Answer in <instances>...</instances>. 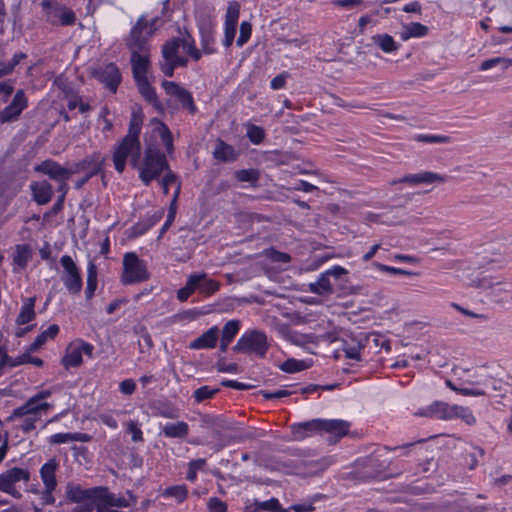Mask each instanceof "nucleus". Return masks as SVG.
Wrapping results in <instances>:
<instances>
[{
	"label": "nucleus",
	"mask_w": 512,
	"mask_h": 512,
	"mask_svg": "<svg viewBox=\"0 0 512 512\" xmlns=\"http://www.w3.org/2000/svg\"><path fill=\"white\" fill-rule=\"evenodd\" d=\"M255 510L254 512H257L258 510H265V511H271V512H281V505L276 498H271L269 500L263 501V502H255Z\"/></svg>",
	"instance_id": "nucleus-48"
},
{
	"label": "nucleus",
	"mask_w": 512,
	"mask_h": 512,
	"mask_svg": "<svg viewBox=\"0 0 512 512\" xmlns=\"http://www.w3.org/2000/svg\"><path fill=\"white\" fill-rule=\"evenodd\" d=\"M246 136L251 143H253L254 145H259L264 141L266 137V132L262 127L252 123H248L246 125Z\"/></svg>",
	"instance_id": "nucleus-39"
},
{
	"label": "nucleus",
	"mask_w": 512,
	"mask_h": 512,
	"mask_svg": "<svg viewBox=\"0 0 512 512\" xmlns=\"http://www.w3.org/2000/svg\"><path fill=\"white\" fill-rule=\"evenodd\" d=\"M419 443H421V441L406 443V444H403L400 446H395V447L385 446V449L393 450V451L401 450V451H403L402 455L413 454V455L417 456V460H420L419 457L423 454L424 450L422 447L417 446V444H419Z\"/></svg>",
	"instance_id": "nucleus-42"
},
{
	"label": "nucleus",
	"mask_w": 512,
	"mask_h": 512,
	"mask_svg": "<svg viewBox=\"0 0 512 512\" xmlns=\"http://www.w3.org/2000/svg\"><path fill=\"white\" fill-rule=\"evenodd\" d=\"M351 423L342 419H312L290 426L293 439L302 441L313 434H329L333 444L349 433Z\"/></svg>",
	"instance_id": "nucleus-2"
},
{
	"label": "nucleus",
	"mask_w": 512,
	"mask_h": 512,
	"mask_svg": "<svg viewBox=\"0 0 512 512\" xmlns=\"http://www.w3.org/2000/svg\"><path fill=\"white\" fill-rule=\"evenodd\" d=\"M266 400H274V399H280L283 397H288L292 394L291 391L288 390H277L275 392H269L266 390H261L259 392Z\"/></svg>",
	"instance_id": "nucleus-62"
},
{
	"label": "nucleus",
	"mask_w": 512,
	"mask_h": 512,
	"mask_svg": "<svg viewBox=\"0 0 512 512\" xmlns=\"http://www.w3.org/2000/svg\"><path fill=\"white\" fill-rule=\"evenodd\" d=\"M242 322L238 319L226 321V347L233 341L240 331Z\"/></svg>",
	"instance_id": "nucleus-47"
},
{
	"label": "nucleus",
	"mask_w": 512,
	"mask_h": 512,
	"mask_svg": "<svg viewBox=\"0 0 512 512\" xmlns=\"http://www.w3.org/2000/svg\"><path fill=\"white\" fill-rule=\"evenodd\" d=\"M447 180V176L440 175L438 173H434L431 171H423L416 174H408L403 176L400 179H395L391 182L392 185L398 183H406L409 185H419V184H432L435 182L443 183Z\"/></svg>",
	"instance_id": "nucleus-17"
},
{
	"label": "nucleus",
	"mask_w": 512,
	"mask_h": 512,
	"mask_svg": "<svg viewBox=\"0 0 512 512\" xmlns=\"http://www.w3.org/2000/svg\"><path fill=\"white\" fill-rule=\"evenodd\" d=\"M141 152L139 139L124 137L119 143L115 144L112 150V161L115 170L122 173L126 168V162L129 159L133 167H136Z\"/></svg>",
	"instance_id": "nucleus-5"
},
{
	"label": "nucleus",
	"mask_w": 512,
	"mask_h": 512,
	"mask_svg": "<svg viewBox=\"0 0 512 512\" xmlns=\"http://www.w3.org/2000/svg\"><path fill=\"white\" fill-rule=\"evenodd\" d=\"M197 278V291L204 295H211L220 288V284L208 278L205 274H193Z\"/></svg>",
	"instance_id": "nucleus-35"
},
{
	"label": "nucleus",
	"mask_w": 512,
	"mask_h": 512,
	"mask_svg": "<svg viewBox=\"0 0 512 512\" xmlns=\"http://www.w3.org/2000/svg\"><path fill=\"white\" fill-rule=\"evenodd\" d=\"M149 278L146 264L135 253H126L123 258V273L121 280L124 284H134Z\"/></svg>",
	"instance_id": "nucleus-7"
},
{
	"label": "nucleus",
	"mask_w": 512,
	"mask_h": 512,
	"mask_svg": "<svg viewBox=\"0 0 512 512\" xmlns=\"http://www.w3.org/2000/svg\"><path fill=\"white\" fill-rule=\"evenodd\" d=\"M94 346L82 339H76L70 342L65 350V355L62 358V365L69 369L71 367H78L83 362V355L92 357Z\"/></svg>",
	"instance_id": "nucleus-9"
},
{
	"label": "nucleus",
	"mask_w": 512,
	"mask_h": 512,
	"mask_svg": "<svg viewBox=\"0 0 512 512\" xmlns=\"http://www.w3.org/2000/svg\"><path fill=\"white\" fill-rule=\"evenodd\" d=\"M63 267L61 281L70 294H79L82 289V277L79 268L69 255H63L60 259Z\"/></svg>",
	"instance_id": "nucleus-10"
},
{
	"label": "nucleus",
	"mask_w": 512,
	"mask_h": 512,
	"mask_svg": "<svg viewBox=\"0 0 512 512\" xmlns=\"http://www.w3.org/2000/svg\"><path fill=\"white\" fill-rule=\"evenodd\" d=\"M372 265L382 272H388L395 275H412L411 272H408L404 269L384 265L378 262H373Z\"/></svg>",
	"instance_id": "nucleus-60"
},
{
	"label": "nucleus",
	"mask_w": 512,
	"mask_h": 512,
	"mask_svg": "<svg viewBox=\"0 0 512 512\" xmlns=\"http://www.w3.org/2000/svg\"><path fill=\"white\" fill-rule=\"evenodd\" d=\"M453 418H461L468 425L476 423V419L471 410L462 406L454 405Z\"/></svg>",
	"instance_id": "nucleus-46"
},
{
	"label": "nucleus",
	"mask_w": 512,
	"mask_h": 512,
	"mask_svg": "<svg viewBox=\"0 0 512 512\" xmlns=\"http://www.w3.org/2000/svg\"><path fill=\"white\" fill-rule=\"evenodd\" d=\"M137 169L140 180L149 185L153 180H159V177L169 169L165 155L148 143L141 163L138 162Z\"/></svg>",
	"instance_id": "nucleus-3"
},
{
	"label": "nucleus",
	"mask_w": 512,
	"mask_h": 512,
	"mask_svg": "<svg viewBox=\"0 0 512 512\" xmlns=\"http://www.w3.org/2000/svg\"><path fill=\"white\" fill-rule=\"evenodd\" d=\"M265 255L272 262L289 263L291 261V256L288 253L278 251L274 248L267 249Z\"/></svg>",
	"instance_id": "nucleus-52"
},
{
	"label": "nucleus",
	"mask_w": 512,
	"mask_h": 512,
	"mask_svg": "<svg viewBox=\"0 0 512 512\" xmlns=\"http://www.w3.org/2000/svg\"><path fill=\"white\" fill-rule=\"evenodd\" d=\"M28 100L23 90H18L11 103L0 111V123H9L18 120L21 113L27 108Z\"/></svg>",
	"instance_id": "nucleus-13"
},
{
	"label": "nucleus",
	"mask_w": 512,
	"mask_h": 512,
	"mask_svg": "<svg viewBox=\"0 0 512 512\" xmlns=\"http://www.w3.org/2000/svg\"><path fill=\"white\" fill-rule=\"evenodd\" d=\"M254 435L250 431H245L237 427L236 422H229L226 419V443L230 440L244 442L247 439H253Z\"/></svg>",
	"instance_id": "nucleus-26"
},
{
	"label": "nucleus",
	"mask_w": 512,
	"mask_h": 512,
	"mask_svg": "<svg viewBox=\"0 0 512 512\" xmlns=\"http://www.w3.org/2000/svg\"><path fill=\"white\" fill-rule=\"evenodd\" d=\"M13 418L21 419V429L24 432H29L35 429L36 422L40 419L37 416L29 415V416H13Z\"/></svg>",
	"instance_id": "nucleus-56"
},
{
	"label": "nucleus",
	"mask_w": 512,
	"mask_h": 512,
	"mask_svg": "<svg viewBox=\"0 0 512 512\" xmlns=\"http://www.w3.org/2000/svg\"><path fill=\"white\" fill-rule=\"evenodd\" d=\"M484 455V449L481 447H473L471 451H468L465 454V464L470 470L475 469L479 464V459H482Z\"/></svg>",
	"instance_id": "nucleus-43"
},
{
	"label": "nucleus",
	"mask_w": 512,
	"mask_h": 512,
	"mask_svg": "<svg viewBox=\"0 0 512 512\" xmlns=\"http://www.w3.org/2000/svg\"><path fill=\"white\" fill-rule=\"evenodd\" d=\"M149 138L146 139V145L153 143V140L158 139L162 142L166 151L170 154L173 151V137L169 128L161 121L153 119L149 123Z\"/></svg>",
	"instance_id": "nucleus-14"
},
{
	"label": "nucleus",
	"mask_w": 512,
	"mask_h": 512,
	"mask_svg": "<svg viewBox=\"0 0 512 512\" xmlns=\"http://www.w3.org/2000/svg\"><path fill=\"white\" fill-rule=\"evenodd\" d=\"M128 48L131 51V64L134 78H147V71L150 64V51H146L145 42L139 40L137 31L133 33L132 40L128 42Z\"/></svg>",
	"instance_id": "nucleus-6"
},
{
	"label": "nucleus",
	"mask_w": 512,
	"mask_h": 512,
	"mask_svg": "<svg viewBox=\"0 0 512 512\" xmlns=\"http://www.w3.org/2000/svg\"><path fill=\"white\" fill-rule=\"evenodd\" d=\"M35 171L48 175L61 183L60 189H63L65 182L69 179L71 172L52 160H46L35 167Z\"/></svg>",
	"instance_id": "nucleus-16"
},
{
	"label": "nucleus",
	"mask_w": 512,
	"mask_h": 512,
	"mask_svg": "<svg viewBox=\"0 0 512 512\" xmlns=\"http://www.w3.org/2000/svg\"><path fill=\"white\" fill-rule=\"evenodd\" d=\"M308 287L311 293L319 296H326L334 293L330 278L325 272L321 273L315 282L309 283Z\"/></svg>",
	"instance_id": "nucleus-25"
},
{
	"label": "nucleus",
	"mask_w": 512,
	"mask_h": 512,
	"mask_svg": "<svg viewBox=\"0 0 512 512\" xmlns=\"http://www.w3.org/2000/svg\"><path fill=\"white\" fill-rule=\"evenodd\" d=\"M34 200L40 204H46L52 197V186L47 181H39L31 184Z\"/></svg>",
	"instance_id": "nucleus-23"
},
{
	"label": "nucleus",
	"mask_w": 512,
	"mask_h": 512,
	"mask_svg": "<svg viewBox=\"0 0 512 512\" xmlns=\"http://www.w3.org/2000/svg\"><path fill=\"white\" fill-rule=\"evenodd\" d=\"M269 347L267 335L263 331L251 329L242 334L237 343L232 347V351L264 358Z\"/></svg>",
	"instance_id": "nucleus-4"
},
{
	"label": "nucleus",
	"mask_w": 512,
	"mask_h": 512,
	"mask_svg": "<svg viewBox=\"0 0 512 512\" xmlns=\"http://www.w3.org/2000/svg\"><path fill=\"white\" fill-rule=\"evenodd\" d=\"M371 39L373 43L377 45L384 53H392L400 48V44H398L394 38L387 33L376 34L372 36Z\"/></svg>",
	"instance_id": "nucleus-28"
},
{
	"label": "nucleus",
	"mask_w": 512,
	"mask_h": 512,
	"mask_svg": "<svg viewBox=\"0 0 512 512\" xmlns=\"http://www.w3.org/2000/svg\"><path fill=\"white\" fill-rule=\"evenodd\" d=\"M419 142L424 143H450L451 137L445 135H429V134H419L415 138Z\"/></svg>",
	"instance_id": "nucleus-51"
},
{
	"label": "nucleus",
	"mask_w": 512,
	"mask_h": 512,
	"mask_svg": "<svg viewBox=\"0 0 512 512\" xmlns=\"http://www.w3.org/2000/svg\"><path fill=\"white\" fill-rule=\"evenodd\" d=\"M136 389V384L132 379H125L119 384V390L125 395H131Z\"/></svg>",
	"instance_id": "nucleus-64"
},
{
	"label": "nucleus",
	"mask_w": 512,
	"mask_h": 512,
	"mask_svg": "<svg viewBox=\"0 0 512 512\" xmlns=\"http://www.w3.org/2000/svg\"><path fill=\"white\" fill-rule=\"evenodd\" d=\"M197 278L193 277V275H190L187 279L186 285L179 289L177 292V298L183 302L186 301L189 296L197 291Z\"/></svg>",
	"instance_id": "nucleus-44"
},
{
	"label": "nucleus",
	"mask_w": 512,
	"mask_h": 512,
	"mask_svg": "<svg viewBox=\"0 0 512 512\" xmlns=\"http://www.w3.org/2000/svg\"><path fill=\"white\" fill-rule=\"evenodd\" d=\"M429 28L419 22H412L403 26L401 32V39L408 40L409 38H421L428 34Z\"/></svg>",
	"instance_id": "nucleus-29"
},
{
	"label": "nucleus",
	"mask_w": 512,
	"mask_h": 512,
	"mask_svg": "<svg viewBox=\"0 0 512 512\" xmlns=\"http://www.w3.org/2000/svg\"><path fill=\"white\" fill-rule=\"evenodd\" d=\"M290 341L297 346L306 347L308 344L317 345L319 343V336L313 333L303 334L294 332L290 335Z\"/></svg>",
	"instance_id": "nucleus-41"
},
{
	"label": "nucleus",
	"mask_w": 512,
	"mask_h": 512,
	"mask_svg": "<svg viewBox=\"0 0 512 512\" xmlns=\"http://www.w3.org/2000/svg\"><path fill=\"white\" fill-rule=\"evenodd\" d=\"M141 95L155 107L159 108L160 105L157 101V96L154 89L150 86L147 78H141L135 80Z\"/></svg>",
	"instance_id": "nucleus-37"
},
{
	"label": "nucleus",
	"mask_w": 512,
	"mask_h": 512,
	"mask_svg": "<svg viewBox=\"0 0 512 512\" xmlns=\"http://www.w3.org/2000/svg\"><path fill=\"white\" fill-rule=\"evenodd\" d=\"M158 19L154 18L151 21H148L144 15L140 16L136 22V24L132 27L130 35L127 39V43L132 40L133 33L136 30L137 36L139 40L145 42L146 51H150V39L154 35L156 31V23Z\"/></svg>",
	"instance_id": "nucleus-15"
},
{
	"label": "nucleus",
	"mask_w": 512,
	"mask_h": 512,
	"mask_svg": "<svg viewBox=\"0 0 512 512\" xmlns=\"http://www.w3.org/2000/svg\"><path fill=\"white\" fill-rule=\"evenodd\" d=\"M163 216V211H159L156 213L151 219L148 220V224L144 225L142 223H139L135 226V229L137 230L138 234H142L145 231H147L149 228L154 226Z\"/></svg>",
	"instance_id": "nucleus-61"
},
{
	"label": "nucleus",
	"mask_w": 512,
	"mask_h": 512,
	"mask_svg": "<svg viewBox=\"0 0 512 512\" xmlns=\"http://www.w3.org/2000/svg\"><path fill=\"white\" fill-rule=\"evenodd\" d=\"M35 301V297L25 299L21 307L20 313L16 319L17 325L27 324L35 318Z\"/></svg>",
	"instance_id": "nucleus-30"
},
{
	"label": "nucleus",
	"mask_w": 512,
	"mask_h": 512,
	"mask_svg": "<svg viewBox=\"0 0 512 512\" xmlns=\"http://www.w3.org/2000/svg\"><path fill=\"white\" fill-rule=\"evenodd\" d=\"M312 365V361L309 360H298L295 358H289L284 361L279 367L283 372L286 373H297L304 371Z\"/></svg>",
	"instance_id": "nucleus-36"
},
{
	"label": "nucleus",
	"mask_w": 512,
	"mask_h": 512,
	"mask_svg": "<svg viewBox=\"0 0 512 512\" xmlns=\"http://www.w3.org/2000/svg\"><path fill=\"white\" fill-rule=\"evenodd\" d=\"M252 25L248 21H243L240 25V33L236 40L238 47H242L251 37Z\"/></svg>",
	"instance_id": "nucleus-49"
},
{
	"label": "nucleus",
	"mask_w": 512,
	"mask_h": 512,
	"mask_svg": "<svg viewBox=\"0 0 512 512\" xmlns=\"http://www.w3.org/2000/svg\"><path fill=\"white\" fill-rule=\"evenodd\" d=\"M218 339V330L213 327L202 334L200 337L192 341L189 345L191 349H207L213 348Z\"/></svg>",
	"instance_id": "nucleus-24"
},
{
	"label": "nucleus",
	"mask_w": 512,
	"mask_h": 512,
	"mask_svg": "<svg viewBox=\"0 0 512 512\" xmlns=\"http://www.w3.org/2000/svg\"><path fill=\"white\" fill-rule=\"evenodd\" d=\"M260 171L256 168L240 169L233 173L237 182L249 183L251 187H257L260 179Z\"/></svg>",
	"instance_id": "nucleus-27"
},
{
	"label": "nucleus",
	"mask_w": 512,
	"mask_h": 512,
	"mask_svg": "<svg viewBox=\"0 0 512 512\" xmlns=\"http://www.w3.org/2000/svg\"><path fill=\"white\" fill-rule=\"evenodd\" d=\"M31 256L32 252L28 245H18L13 256V262L17 267L25 268Z\"/></svg>",
	"instance_id": "nucleus-38"
},
{
	"label": "nucleus",
	"mask_w": 512,
	"mask_h": 512,
	"mask_svg": "<svg viewBox=\"0 0 512 512\" xmlns=\"http://www.w3.org/2000/svg\"><path fill=\"white\" fill-rule=\"evenodd\" d=\"M162 86L167 94L176 97L184 106L193 110L192 97L185 89L171 81H164Z\"/></svg>",
	"instance_id": "nucleus-21"
},
{
	"label": "nucleus",
	"mask_w": 512,
	"mask_h": 512,
	"mask_svg": "<svg viewBox=\"0 0 512 512\" xmlns=\"http://www.w3.org/2000/svg\"><path fill=\"white\" fill-rule=\"evenodd\" d=\"M204 463H205L204 460L199 459V460L192 461L189 464V471L187 473V479L189 481H194L196 479V473L198 470L203 468Z\"/></svg>",
	"instance_id": "nucleus-63"
},
{
	"label": "nucleus",
	"mask_w": 512,
	"mask_h": 512,
	"mask_svg": "<svg viewBox=\"0 0 512 512\" xmlns=\"http://www.w3.org/2000/svg\"><path fill=\"white\" fill-rule=\"evenodd\" d=\"M205 314L204 311H201L199 309H190V310H185L179 314H176L172 317V321L173 322H176V321H182V320H186V321H192V320H195L196 318H198L199 316Z\"/></svg>",
	"instance_id": "nucleus-53"
},
{
	"label": "nucleus",
	"mask_w": 512,
	"mask_h": 512,
	"mask_svg": "<svg viewBox=\"0 0 512 512\" xmlns=\"http://www.w3.org/2000/svg\"><path fill=\"white\" fill-rule=\"evenodd\" d=\"M500 66L502 71H505L512 66V59L505 57H495L483 61L479 67L480 71H486L493 67Z\"/></svg>",
	"instance_id": "nucleus-40"
},
{
	"label": "nucleus",
	"mask_w": 512,
	"mask_h": 512,
	"mask_svg": "<svg viewBox=\"0 0 512 512\" xmlns=\"http://www.w3.org/2000/svg\"><path fill=\"white\" fill-rule=\"evenodd\" d=\"M107 491L108 489L104 487L86 489L73 483H69L66 486V496L70 501L75 503L90 501V504L95 505L96 508Z\"/></svg>",
	"instance_id": "nucleus-8"
},
{
	"label": "nucleus",
	"mask_w": 512,
	"mask_h": 512,
	"mask_svg": "<svg viewBox=\"0 0 512 512\" xmlns=\"http://www.w3.org/2000/svg\"><path fill=\"white\" fill-rule=\"evenodd\" d=\"M96 78L104 83L107 88H109L112 92H115L120 81L121 75L117 68V66L113 63H109L103 67H100L95 72Z\"/></svg>",
	"instance_id": "nucleus-18"
},
{
	"label": "nucleus",
	"mask_w": 512,
	"mask_h": 512,
	"mask_svg": "<svg viewBox=\"0 0 512 512\" xmlns=\"http://www.w3.org/2000/svg\"><path fill=\"white\" fill-rule=\"evenodd\" d=\"M24 363H30L37 367H41L43 365L42 359H40L38 357H32L29 355V353H25V354L21 355L20 357H18V359L16 361H14V363H12L11 366H16V365L24 364Z\"/></svg>",
	"instance_id": "nucleus-59"
},
{
	"label": "nucleus",
	"mask_w": 512,
	"mask_h": 512,
	"mask_svg": "<svg viewBox=\"0 0 512 512\" xmlns=\"http://www.w3.org/2000/svg\"><path fill=\"white\" fill-rule=\"evenodd\" d=\"M127 432L131 434L134 442L143 441V432L140 429L139 423L134 420L128 421L126 424Z\"/></svg>",
	"instance_id": "nucleus-54"
},
{
	"label": "nucleus",
	"mask_w": 512,
	"mask_h": 512,
	"mask_svg": "<svg viewBox=\"0 0 512 512\" xmlns=\"http://www.w3.org/2000/svg\"><path fill=\"white\" fill-rule=\"evenodd\" d=\"M176 182V175L170 169L166 170L163 177L159 180L164 194H168L170 185L175 184Z\"/></svg>",
	"instance_id": "nucleus-55"
},
{
	"label": "nucleus",
	"mask_w": 512,
	"mask_h": 512,
	"mask_svg": "<svg viewBox=\"0 0 512 512\" xmlns=\"http://www.w3.org/2000/svg\"><path fill=\"white\" fill-rule=\"evenodd\" d=\"M28 480V471L14 467L0 474V491L12 496H19L16 484L21 481L27 482Z\"/></svg>",
	"instance_id": "nucleus-12"
},
{
	"label": "nucleus",
	"mask_w": 512,
	"mask_h": 512,
	"mask_svg": "<svg viewBox=\"0 0 512 512\" xmlns=\"http://www.w3.org/2000/svg\"><path fill=\"white\" fill-rule=\"evenodd\" d=\"M59 333V326L56 324L50 325L45 331L36 337L34 342L28 348V352H35L40 349L48 339H53Z\"/></svg>",
	"instance_id": "nucleus-34"
},
{
	"label": "nucleus",
	"mask_w": 512,
	"mask_h": 512,
	"mask_svg": "<svg viewBox=\"0 0 512 512\" xmlns=\"http://www.w3.org/2000/svg\"><path fill=\"white\" fill-rule=\"evenodd\" d=\"M454 406L442 401H435L426 409L422 410L419 415L424 417H432L437 419L449 420L453 419Z\"/></svg>",
	"instance_id": "nucleus-20"
},
{
	"label": "nucleus",
	"mask_w": 512,
	"mask_h": 512,
	"mask_svg": "<svg viewBox=\"0 0 512 512\" xmlns=\"http://www.w3.org/2000/svg\"><path fill=\"white\" fill-rule=\"evenodd\" d=\"M179 193H180V184H177V187H176L173 199H172L171 207H170V210H169L168 218H167L165 224L162 227V232H164L169 227L171 222L174 220V217H175V205H176V201H177V198L179 196Z\"/></svg>",
	"instance_id": "nucleus-58"
},
{
	"label": "nucleus",
	"mask_w": 512,
	"mask_h": 512,
	"mask_svg": "<svg viewBox=\"0 0 512 512\" xmlns=\"http://www.w3.org/2000/svg\"><path fill=\"white\" fill-rule=\"evenodd\" d=\"M162 56L161 70L166 76L171 77L176 67L186 65L188 58L194 61L199 60L201 53L195 47L191 35L185 32L163 45Z\"/></svg>",
	"instance_id": "nucleus-1"
},
{
	"label": "nucleus",
	"mask_w": 512,
	"mask_h": 512,
	"mask_svg": "<svg viewBox=\"0 0 512 512\" xmlns=\"http://www.w3.org/2000/svg\"><path fill=\"white\" fill-rule=\"evenodd\" d=\"M240 13V4L237 1L229 2V5L226 9V21L231 25H236L238 23Z\"/></svg>",
	"instance_id": "nucleus-50"
},
{
	"label": "nucleus",
	"mask_w": 512,
	"mask_h": 512,
	"mask_svg": "<svg viewBox=\"0 0 512 512\" xmlns=\"http://www.w3.org/2000/svg\"><path fill=\"white\" fill-rule=\"evenodd\" d=\"M58 467V463L55 459H50L40 469V476L44 487L48 490H55L57 481L55 472Z\"/></svg>",
	"instance_id": "nucleus-22"
},
{
	"label": "nucleus",
	"mask_w": 512,
	"mask_h": 512,
	"mask_svg": "<svg viewBox=\"0 0 512 512\" xmlns=\"http://www.w3.org/2000/svg\"><path fill=\"white\" fill-rule=\"evenodd\" d=\"M188 491L187 488L184 485H177L168 487L163 492L164 497H173L175 498L179 503L183 502L187 497Z\"/></svg>",
	"instance_id": "nucleus-45"
},
{
	"label": "nucleus",
	"mask_w": 512,
	"mask_h": 512,
	"mask_svg": "<svg viewBox=\"0 0 512 512\" xmlns=\"http://www.w3.org/2000/svg\"><path fill=\"white\" fill-rule=\"evenodd\" d=\"M98 272H97V266L94 262L90 261L87 265V280H86V289H85V295L86 299L90 300L97 289L98 284Z\"/></svg>",
	"instance_id": "nucleus-32"
},
{
	"label": "nucleus",
	"mask_w": 512,
	"mask_h": 512,
	"mask_svg": "<svg viewBox=\"0 0 512 512\" xmlns=\"http://www.w3.org/2000/svg\"><path fill=\"white\" fill-rule=\"evenodd\" d=\"M188 431V424L183 421L167 423L162 428L163 434L169 438H184L188 435Z\"/></svg>",
	"instance_id": "nucleus-31"
},
{
	"label": "nucleus",
	"mask_w": 512,
	"mask_h": 512,
	"mask_svg": "<svg viewBox=\"0 0 512 512\" xmlns=\"http://www.w3.org/2000/svg\"><path fill=\"white\" fill-rule=\"evenodd\" d=\"M216 392H217L216 389H212L208 386H203V387L198 388L194 392V398L197 402H202L206 399L211 398Z\"/></svg>",
	"instance_id": "nucleus-57"
},
{
	"label": "nucleus",
	"mask_w": 512,
	"mask_h": 512,
	"mask_svg": "<svg viewBox=\"0 0 512 512\" xmlns=\"http://www.w3.org/2000/svg\"><path fill=\"white\" fill-rule=\"evenodd\" d=\"M52 405L48 402H39L34 397H31L24 405L13 411V416H37L41 417L42 413H46Z\"/></svg>",
	"instance_id": "nucleus-19"
},
{
	"label": "nucleus",
	"mask_w": 512,
	"mask_h": 512,
	"mask_svg": "<svg viewBox=\"0 0 512 512\" xmlns=\"http://www.w3.org/2000/svg\"><path fill=\"white\" fill-rule=\"evenodd\" d=\"M41 5L50 23L71 25L75 22V14L72 10L50 0H43Z\"/></svg>",
	"instance_id": "nucleus-11"
},
{
	"label": "nucleus",
	"mask_w": 512,
	"mask_h": 512,
	"mask_svg": "<svg viewBox=\"0 0 512 512\" xmlns=\"http://www.w3.org/2000/svg\"><path fill=\"white\" fill-rule=\"evenodd\" d=\"M142 123H143L142 109L140 107L133 108L131 119H130L129 130L125 137L139 139V134L141 132Z\"/></svg>",
	"instance_id": "nucleus-33"
}]
</instances>
